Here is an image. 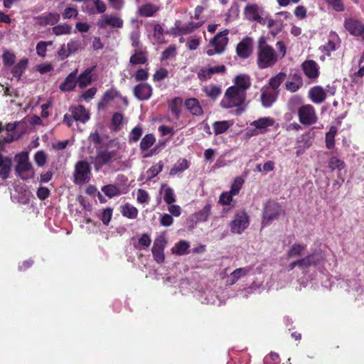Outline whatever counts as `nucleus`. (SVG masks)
<instances>
[{"mask_svg":"<svg viewBox=\"0 0 364 364\" xmlns=\"http://www.w3.org/2000/svg\"><path fill=\"white\" fill-rule=\"evenodd\" d=\"M211 206L207 204L204 208L196 214V218L198 221H205L210 215Z\"/></svg>","mask_w":364,"mask_h":364,"instance_id":"09e8293b","label":"nucleus"},{"mask_svg":"<svg viewBox=\"0 0 364 364\" xmlns=\"http://www.w3.org/2000/svg\"><path fill=\"white\" fill-rule=\"evenodd\" d=\"M112 216V209L108 208L102 210L100 215V219L104 225H107L111 220Z\"/></svg>","mask_w":364,"mask_h":364,"instance_id":"bf43d9fd","label":"nucleus"},{"mask_svg":"<svg viewBox=\"0 0 364 364\" xmlns=\"http://www.w3.org/2000/svg\"><path fill=\"white\" fill-rule=\"evenodd\" d=\"M134 93L138 100H146L151 95L152 88L146 83H141L134 87Z\"/></svg>","mask_w":364,"mask_h":364,"instance_id":"6ab92c4d","label":"nucleus"},{"mask_svg":"<svg viewBox=\"0 0 364 364\" xmlns=\"http://www.w3.org/2000/svg\"><path fill=\"white\" fill-rule=\"evenodd\" d=\"M97 26L102 28H105L108 26L113 28H122L123 26V20L116 14H104L98 20Z\"/></svg>","mask_w":364,"mask_h":364,"instance_id":"f8f14e48","label":"nucleus"},{"mask_svg":"<svg viewBox=\"0 0 364 364\" xmlns=\"http://www.w3.org/2000/svg\"><path fill=\"white\" fill-rule=\"evenodd\" d=\"M339 43L338 36L336 32L331 31L328 36V43L323 46V49L327 52L328 55H329L330 52L336 50Z\"/></svg>","mask_w":364,"mask_h":364,"instance_id":"cd10ccee","label":"nucleus"},{"mask_svg":"<svg viewBox=\"0 0 364 364\" xmlns=\"http://www.w3.org/2000/svg\"><path fill=\"white\" fill-rule=\"evenodd\" d=\"M71 26L66 24H59L58 26H54L52 28L53 33L56 36L65 35L69 34L71 32Z\"/></svg>","mask_w":364,"mask_h":364,"instance_id":"c03bdc74","label":"nucleus"},{"mask_svg":"<svg viewBox=\"0 0 364 364\" xmlns=\"http://www.w3.org/2000/svg\"><path fill=\"white\" fill-rule=\"evenodd\" d=\"M200 23L193 22L188 23L181 27H178V30L181 34H188L193 32L195 29L200 26Z\"/></svg>","mask_w":364,"mask_h":364,"instance_id":"3c124183","label":"nucleus"},{"mask_svg":"<svg viewBox=\"0 0 364 364\" xmlns=\"http://www.w3.org/2000/svg\"><path fill=\"white\" fill-rule=\"evenodd\" d=\"M163 164L160 161L156 165L152 166L146 171L147 179H151L156 176L159 172L162 171Z\"/></svg>","mask_w":364,"mask_h":364,"instance_id":"864d4df0","label":"nucleus"},{"mask_svg":"<svg viewBox=\"0 0 364 364\" xmlns=\"http://www.w3.org/2000/svg\"><path fill=\"white\" fill-rule=\"evenodd\" d=\"M155 141L156 139L151 134H146L142 138L139 147L143 158L151 157L152 156L157 154L164 147V143L159 142L153 149H150Z\"/></svg>","mask_w":364,"mask_h":364,"instance_id":"20e7f679","label":"nucleus"},{"mask_svg":"<svg viewBox=\"0 0 364 364\" xmlns=\"http://www.w3.org/2000/svg\"><path fill=\"white\" fill-rule=\"evenodd\" d=\"M69 111L75 121L85 123L90 119L88 112L82 105L73 106L70 108Z\"/></svg>","mask_w":364,"mask_h":364,"instance_id":"aec40b11","label":"nucleus"},{"mask_svg":"<svg viewBox=\"0 0 364 364\" xmlns=\"http://www.w3.org/2000/svg\"><path fill=\"white\" fill-rule=\"evenodd\" d=\"M149 200V193L143 190L138 189L136 191V200L139 203L144 204L148 203Z\"/></svg>","mask_w":364,"mask_h":364,"instance_id":"6e6d98bb","label":"nucleus"},{"mask_svg":"<svg viewBox=\"0 0 364 364\" xmlns=\"http://www.w3.org/2000/svg\"><path fill=\"white\" fill-rule=\"evenodd\" d=\"M67 47L69 51L70 55L76 52L79 49L82 48V43L78 40H71L68 43Z\"/></svg>","mask_w":364,"mask_h":364,"instance_id":"13d9d810","label":"nucleus"},{"mask_svg":"<svg viewBox=\"0 0 364 364\" xmlns=\"http://www.w3.org/2000/svg\"><path fill=\"white\" fill-rule=\"evenodd\" d=\"M228 33L229 31L228 29H225L218 33L213 38V39L210 42L213 48H208L206 50V53L208 55L211 56L216 53L220 54L225 50L228 42Z\"/></svg>","mask_w":364,"mask_h":364,"instance_id":"423d86ee","label":"nucleus"},{"mask_svg":"<svg viewBox=\"0 0 364 364\" xmlns=\"http://www.w3.org/2000/svg\"><path fill=\"white\" fill-rule=\"evenodd\" d=\"M190 247V245L188 242L185 240H181L173 248V252H175L177 255H186L189 252L188 250Z\"/></svg>","mask_w":364,"mask_h":364,"instance_id":"58836bf2","label":"nucleus"},{"mask_svg":"<svg viewBox=\"0 0 364 364\" xmlns=\"http://www.w3.org/2000/svg\"><path fill=\"white\" fill-rule=\"evenodd\" d=\"M264 9L257 4H248L244 9L245 18L250 21H257L259 23H264Z\"/></svg>","mask_w":364,"mask_h":364,"instance_id":"1a4fd4ad","label":"nucleus"},{"mask_svg":"<svg viewBox=\"0 0 364 364\" xmlns=\"http://www.w3.org/2000/svg\"><path fill=\"white\" fill-rule=\"evenodd\" d=\"M344 166H345L344 162L336 156H333L329 159L328 167L332 171H334L336 169L341 171L344 168Z\"/></svg>","mask_w":364,"mask_h":364,"instance_id":"8fccbe9b","label":"nucleus"},{"mask_svg":"<svg viewBox=\"0 0 364 364\" xmlns=\"http://www.w3.org/2000/svg\"><path fill=\"white\" fill-rule=\"evenodd\" d=\"M333 9L337 11H343L345 9L342 0H326Z\"/></svg>","mask_w":364,"mask_h":364,"instance_id":"69168bd1","label":"nucleus"},{"mask_svg":"<svg viewBox=\"0 0 364 364\" xmlns=\"http://www.w3.org/2000/svg\"><path fill=\"white\" fill-rule=\"evenodd\" d=\"M158 10L159 7L157 6L148 3L140 6L138 12L140 16L149 17L153 16Z\"/></svg>","mask_w":364,"mask_h":364,"instance_id":"2f4dec72","label":"nucleus"},{"mask_svg":"<svg viewBox=\"0 0 364 364\" xmlns=\"http://www.w3.org/2000/svg\"><path fill=\"white\" fill-rule=\"evenodd\" d=\"M233 122L230 120L217 121L213 124V129L215 135H219L226 132L232 126Z\"/></svg>","mask_w":364,"mask_h":364,"instance_id":"bb28decb","label":"nucleus"},{"mask_svg":"<svg viewBox=\"0 0 364 364\" xmlns=\"http://www.w3.org/2000/svg\"><path fill=\"white\" fill-rule=\"evenodd\" d=\"M321 259V256L316 254L308 255L305 258L299 260V267L305 269L311 266L316 265Z\"/></svg>","mask_w":364,"mask_h":364,"instance_id":"a878e982","label":"nucleus"},{"mask_svg":"<svg viewBox=\"0 0 364 364\" xmlns=\"http://www.w3.org/2000/svg\"><path fill=\"white\" fill-rule=\"evenodd\" d=\"M168 76V71L164 68H160L154 75L155 81H161Z\"/></svg>","mask_w":364,"mask_h":364,"instance_id":"774afa93","label":"nucleus"},{"mask_svg":"<svg viewBox=\"0 0 364 364\" xmlns=\"http://www.w3.org/2000/svg\"><path fill=\"white\" fill-rule=\"evenodd\" d=\"M237 53L242 58H247L252 52V40L250 38H245L237 46Z\"/></svg>","mask_w":364,"mask_h":364,"instance_id":"a211bd4d","label":"nucleus"},{"mask_svg":"<svg viewBox=\"0 0 364 364\" xmlns=\"http://www.w3.org/2000/svg\"><path fill=\"white\" fill-rule=\"evenodd\" d=\"M304 73L309 78H316L318 75V68L316 62L314 60L305 61L303 65Z\"/></svg>","mask_w":364,"mask_h":364,"instance_id":"b1692460","label":"nucleus"},{"mask_svg":"<svg viewBox=\"0 0 364 364\" xmlns=\"http://www.w3.org/2000/svg\"><path fill=\"white\" fill-rule=\"evenodd\" d=\"M92 71V69H87L79 76L77 84L81 88L86 87L91 82Z\"/></svg>","mask_w":364,"mask_h":364,"instance_id":"4c0bfd02","label":"nucleus"},{"mask_svg":"<svg viewBox=\"0 0 364 364\" xmlns=\"http://www.w3.org/2000/svg\"><path fill=\"white\" fill-rule=\"evenodd\" d=\"M14 160L16 163L15 171L16 175L23 180L31 179L35 176V171L29 161L28 154L21 152L15 156Z\"/></svg>","mask_w":364,"mask_h":364,"instance_id":"f03ea898","label":"nucleus"},{"mask_svg":"<svg viewBox=\"0 0 364 364\" xmlns=\"http://www.w3.org/2000/svg\"><path fill=\"white\" fill-rule=\"evenodd\" d=\"M28 65V60L26 58L21 59L12 70L14 77L19 79Z\"/></svg>","mask_w":364,"mask_h":364,"instance_id":"e433bc0d","label":"nucleus"},{"mask_svg":"<svg viewBox=\"0 0 364 364\" xmlns=\"http://www.w3.org/2000/svg\"><path fill=\"white\" fill-rule=\"evenodd\" d=\"M91 171L89 164L85 161L77 162L75 167V183H85L90 178Z\"/></svg>","mask_w":364,"mask_h":364,"instance_id":"9d476101","label":"nucleus"},{"mask_svg":"<svg viewBox=\"0 0 364 364\" xmlns=\"http://www.w3.org/2000/svg\"><path fill=\"white\" fill-rule=\"evenodd\" d=\"M344 26L351 35L364 39V23L362 22L348 18L345 21Z\"/></svg>","mask_w":364,"mask_h":364,"instance_id":"4468645a","label":"nucleus"},{"mask_svg":"<svg viewBox=\"0 0 364 364\" xmlns=\"http://www.w3.org/2000/svg\"><path fill=\"white\" fill-rule=\"evenodd\" d=\"M185 105H186V108L193 115L202 114L203 109H202L198 101L196 99H195V98L188 99L186 101Z\"/></svg>","mask_w":364,"mask_h":364,"instance_id":"c85d7f7f","label":"nucleus"},{"mask_svg":"<svg viewBox=\"0 0 364 364\" xmlns=\"http://www.w3.org/2000/svg\"><path fill=\"white\" fill-rule=\"evenodd\" d=\"M189 162L186 159H180L170 170L171 175H176L178 173H181L189 167Z\"/></svg>","mask_w":364,"mask_h":364,"instance_id":"c9c22d12","label":"nucleus"},{"mask_svg":"<svg viewBox=\"0 0 364 364\" xmlns=\"http://www.w3.org/2000/svg\"><path fill=\"white\" fill-rule=\"evenodd\" d=\"M121 213L124 217L129 219H135L138 215L137 208L129 203L121 206Z\"/></svg>","mask_w":364,"mask_h":364,"instance_id":"7c9ffc66","label":"nucleus"},{"mask_svg":"<svg viewBox=\"0 0 364 364\" xmlns=\"http://www.w3.org/2000/svg\"><path fill=\"white\" fill-rule=\"evenodd\" d=\"M151 240L149 235L143 234L138 240V244L135 247L139 250H145L151 245Z\"/></svg>","mask_w":364,"mask_h":364,"instance_id":"a18cd8bd","label":"nucleus"},{"mask_svg":"<svg viewBox=\"0 0 364 364\" xmlns=\"http://www.w3.org/2000/svg\"><path fill=\"white\" fill-rule=\"evenodd\" d=\"M161 192L164 194V200L167 204L171 205L176 201L173 190L171 187L163 185L161 188Z\"/></svg>","mask_w":364,"mask_h":364,"instance_id":"f704fd0d","label":"nucleus"},{"mask_svg":"<svg viewBox=\"0 0 364 364\" xmlns=\"http://www.w3.org/2000/svg\"><path fill=\"white\" fill-rule=\"evenodd\" d=\"M2 58L4 65H11L15 62L16 56L13 53L10 51H6L4 53Z\"/></svg>","mask_w":364,"mask_h":364,"instance_id":"052dcab7","label":"nucleus"},{"mask_svg":"<svg viewBox=\"0 0 364 364\" xmlns=\"http://www.w3.org/2000/svg\"><path fill=\"white\" fill-rule=\"evenodd\" d=\"M176 54V48L174 46H170L168 48H167L163 53L161 59L162 60H167L172 57H173Z\"/></svg>","mask_w":364,"mask_h":364,"instance_id":"0e129e2a","label":"nucleus"},{"mask_svg":"<svg viewBox=\"0 0 364 364\" xmlns=\"http://www.w3.org/2000/svg\"><path fill=\"white\" fill-rule=\"evenodd\" d=\"M203 90L207 96L211 97L212 99H215L221 94V89L214 85L205 86Z\"/></svg>","mask_w":364,"mask_h":364,"instance_id":"ea45409f","label":"nucleus"},{"mask_svg":"<svg viewBox=\"0 0 364 364\" xmlns=\"http://www.w3.org/2000/svg\"><path fill=\"white\" fill-rule=\"evenodd\" d=\"M282 212L280 204L274 200L267 201L262 213V228L269 225L272 221L277 220Z\"/></svg>","mask_w":364,"mask_h":364,"instance_id":"7ed1b4c3","label":"nucleus"},{"mask_svg":"<svg viewBox=\"0 0 364 364\" xmlns=\"http://www.w3.org/2000/svg\"><path fill=\"white\" fill-rule=\"evenodd\" d=\"M76 71L70 73L65 79V82L62 83L60 88L63 91H70L72 90L77 83L76 80Z\"/></svg>","mask_w":364,"mask_h":364,"instance_id":"c756f323","label":"nucleus"},{"mask_svg":"<svg viewBox=\"0 0 364 364\" xmlns=\"http://www.w3.org/2000/svg\"><path fill=\"white\" fill-rule=\"evenodd\" d=\"M142 135V129L141 127L137 126L135 127L132 132H130L129 139L130 141L136 142L141 136Z\"/></svg>","mask_w":364,"mask_h":364,"instance_id":"4d7b16f0","label":"nucleus"},{"mask_svg":"<svg viewBox=\"0 0 364 364\" xmlns=\"http://www.w3.org/2000/svg\"><path fill=\"white\" fill-rule=\"evenodd\" d=\"M309 95L314 103L320 104L326 99V92L323 87L316 86L310 90Z\"/></svg>","mask_w":364,"mask_h":364,"instance_id":"5701e85b","label":"nucleus"},{"mask_svg":"<svg viewBox=\"0 0 364 364\" xmlns=\"http://www.w3.org/2000/svg\"><path fill=\"white\" fill-rule=\"evenodd\" d=\"M47 51L46 44L45 41H40L36 45V53L40 57L44 58Z\"/></svg>","mask_w":364,"mask_h":364,"instance_id":"338daca9","label":"nucleus"},{"mask_svg":"<svg viewBox=\"0 0 364 364\" xmlns=\"http://www.w3.org/2000/svg\"><path fill=\"white\" fill-rule=\"evenodd\" d=\"M225 71V66L223 65L217 66H206L199 69L198 77L200 80H207L210 79L214 74L223 73Z\"/></svg>","mask_w":364,"mask_h":364,"instance_id":"dca6fc26","label":"nucleus"},{"mask_svg":"<svg viewBox=\"0 0 364 364\" xmlns=\"http://www.w3.org/2000/svg\"><path fill=\"white\" fill-rule=\"evenodd\" d=\"M41 25H54L60 20V14L58 13H49L39 18Z\"/></svg>","mask_w":364,"mask_h":364,"instance_id":"72a5a7b5","label":"nucleus"},{"mask_svg":"<svg viewBox=\"0 0 364 364\" xmlns=\"http://www.w3.org/2000/svg\"><path fill=\"white\" fill-rule=\"evenodd\" d=\"M166 245V240L164 236H159L154 242L151 250L153 257L156 262L162 263L164 261V250Z\"/></svg>","mask_w":364,"mask_h":364,"instance_id":"ddd939ff","label":"nucleus"},{"mask_svg":"<svg viewBox=\"0 0 364 364\" xmlns=\"http://www.w3.org/2000/svg\"><path fill=\"white\" fill-rule=\"evenodd\" d=\"M250 225V217L247 213L242 211L236 213L230 226V230L235 234H241Z\"/></svg>","mask_w":364,"mask_h":364,"instance_id":"0eeeda50","label":"nucleus"},{"mask_svg":"<svg viewBox=\"0 0 364 364\" xmlns=\"http://www.w3.org/2000/svg\"><path fill=\"white\" fill-rule=\"evenodd\" d=\"M250 85L251 81L250 77L242 74L235 77V85L230 87H235L239 91H243V93L246 95V90L250 87Z\"/></svg>","mask_w":364,"mask_h":364,"instance_id":"4be33fe9","label":"nucleus"},{"mask_svg":"<svg viewBox=\"0 0 364 364\" xmlns=\"http://www.w3.org/2000/svg\"><path fill=\"white\" fill-rule=\"evenodd\" d=\"M11 160L9 157L0 154V178L4 180L6 178L11 171Z\"/></svg>","mask_w":364,"mask_h":364,"instance_id":"393cba45","label":"nucleus"},{"mask_svg":"<svg viewBox=\"0 0 364 364\" xmlns=\"http://www.w3.org/2000/svg\"><path fill=\"white\" fill-rule=\"evenodd\" d=\"M228 269H225L221 273V278L224 280L226 285H233L240 279L244 277L250 272L249 267L238 268L232 272L230 274H228Z\"/></svg>","mask_w":364,"mask_h":364,"instance_id":"9b49d317","label":"nucleus"},{"mask_svg":"<svg viewBox=\"0 0 364 364\" xmlns=\"http://www.w3.org/2000/svg\"><path fill=\"white\" fill-rule=\"evenodd\" d=\"M129 62L132 65L144 64L146 62V57L145 53L141 51L136 50L135 53L131 56Z\"/></svg>","mask_w":364,"mask_h":364,"instance_id":"a19ab883","label":"nucleus"},{"mask_svg":"<svg viewBox=\"0 0 364 364\" xmlns=\"http://www.w3.org/2000/svg\"><path fill=\"white\" fill-rule=\"evenodd\" d=\"M306 249V246L301 244H294L288 252L289 257H294L300 255Z\"/></svg>","mask_w":364,"mask_h":364,"instance_id":"603ef678","label":"nucleus"},{"mask_svg":"<svg viewBox=\"0 0 364 364\" xmlns=\"http://www.w3.org/2000/svg\"><path fill=\"white\" fill-rule=\"evenodd\" d=\"M244 182L245 180L241 176L236 177L232 183L229 191H230L233 195L237 196L239 193Z\"/></svg>","mask_w":364,"mask_h":364,"instance_id":"de8ad7c7","label":"nucleus"},{"mask_svg":"<svg viewBox=\"0 0 364 364\" xmlns=\"http://www.w3.org/2000/svg\"><path fill=\"white\" fill-rule=\"evenodd\" d=\"M116 159V153L108 150L98 151L95 159V166L99 169L105 164L112 163Z\"/></svg>","mask_w":364,"mask_h":364,"instance_id":"2eb2a0df","label":"nucleus"},{"mask_svg":"<svg viewBox=\"0 0 364 364\" xmlns=\"http://www.w3.org/2000/svg\"><path fill=\"white\" fill-rule=\"evenodd\" d=\"M299 120L304 125L315 124L318 117L314 107L311 105L301 106L298 109Z\"/></svg>","mask_w":364,"mask_h":364,"instance_id":"6e6552de","label":"nucleus"},{"mask_svg":"<svg viewBox=\"0 0 364 364\" xmlns=\"http://www.w3.org/2000/svg\"><path fill=\"white\" fill-rule=\"evenodd\" d=\"M102 191L108 197L112 198L120 194L119 188L114 185H107L102 188Z\"/></svg>","mask_w":364,"mask_h":364,"instance_id":"49530a36","label":"nucleus"},{"mask_svg":"<svg viewBox=\"0 0 364 364\" xmlns=\"http://www.w3.org/2000/svg\"><path fill=\"white\" fill-rule=\"evenodd\" d=\"M278 92L271 89L269 86H264L262 89L261 101L265 107H269L276 100Z\"/></svg>","mask_w":364,"mask_h":364,"instance_id":"f3484780","label":"nucleus"},{"mask_svg":"<svg viewBox=\"0 0 364 364\" xmlns=\"http://www.w3.org/2000/svg\"><path fill=\"white\" fill-rule=\"evenodd\" d=\"M274 124V119L269 117H261L257 120L253 121L252 122H251L250 125L257 129L259 130V133L262 134L266 132L268 127L273 126Z\"/></svg>","mask_w":364,"mask_h":364,"instance_id":"412c9836","label":"nucleus"},{"mask_svg":"<svg viewBox=\"0 0 364 364\" xmlns=\"http://www.w3.org/2000/svg\"><path fill=\"white\" fill-rule=\"evenodd\" d=\"M151 40L154 44H161L165 42L164 29L159 23L155 24L154 26V33Z\"/></svg>","mask_w":364,"mask_h":364,"instance_id":"473e14b6","label":"nucleus"},{"mask_svg":"<svg viewBox=\"0 0 364 364\" xmlns=\"http://www.w3.org/2000/svg\"><path fill=\"white\" fill-rule=\"evenodd\" d=\"M78 14L77 10L74 7L66 8L63 13V17L65 19L75 18Z\"/></svg>","mask_w":364,"mask_h":364,"instance_id":"e2e57ef3","label":"nucleus"},{"mask_svg":"<svg viewBox=\"0 0 364 364\" xmlns=\"http://www.w3.org/2000/svg\"><path fill=\"white\" fill-rule=\"evenodd\" d=\"M286 75L283 73H279L276 76L272 77L269 80V87L271 89H274V90H277V89L279 87L280 84L284 80Z\"/></svg>","mask_w":364,"mask_h":364,"instance_id":"37998d69","label":"nucleus"},{"mask_svg":"<svg viewBox=\"0 0 364 364\" xmlns=\"http://www.w3.org/2000/svg\"><path fill=\"white\" fill-rule=\"evenodd\" d=\"M34 161L38 166H43L46 162V156L44 152L39 151L34 156Z\"/></svg>","mask_w":364,"mask_h":364,"instance_id":"680f3d73","label":"nucleus"},{"mask_svg":"<svg viewBox=\"0 0 364 364\" xmlns=\"http://www.w3.org/2000/svg\"><path fill=\"white\" fill-rule=\"evenodd\" d=\"M235 196L230 191H225L221 193L219 199L220 203L224 205H230L232 197Z\"/></svg>","mask_w":364,"mask_h":364,"instance_id":"5fc2aeb1","label":"nucleus"},{"mask_svg":"<svg viewBox=\"0 0 364 364\" xmlns=\"http://www.w3.org/2000/svg\"><path fill=\"white\" fill-rule=\"evenodd\" d=\"M246 95L243 91H239L237 88L229 87L221 101V105L225 108L237 107L244 103Z\"/></svg>","mask_w":364,"mask_h":364,"instance_id":"39448f33","label":"nucleus"},{"mask_svg":"<svg viewBox=\"0 0 364 364\" xmlns=\"http://www.w3.org/2000/svg\"><path fill=\"white\" fill-rule=\"evenodd\" d=\"M277 55L274 50L267 45L264 38L259 41V50L257 65L259 68L264 69L272 66L277 61Z\"/></svg>","mask_w":364,"mask_h":364,"instance_id":"f257e3e1","label":"nucleus"},{"mask_svg":"<svg viewBox=\"0 0 364 364\" xmlns=\"http://www.w3.org/2000/svg\"><path fill=\"white\" fill-rule=\"evenodd\" d=\"M337 129L335 127H331L330 130L326 134V147L329 149H331L334 147V138Z\"/></svg>","mask_w":364,"mask_h":364,"instance_id":"79ce46f5","label":"nucleus"}]
</instances>
